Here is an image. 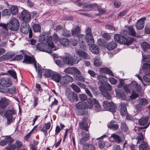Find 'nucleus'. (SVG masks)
Instances as JSON below:
<instances>
[{
    "instance_id": "8",
    "label": "nucleus",
    "mask_w": 150,
    "mask_h": 150,
    "mask_svg": "<svg viewBox=\"0 0 150 150\" xmlns=\"http://www.w3.org/2000/svg\"><path fill=\"white\" fill-rule=\"evenodd\" d=\"M103 105L105 109L112 112H116V106L113 103H111L107 101H104L103 102Z\"/></svg>"
},
{
    "instance_id": "2",
    "label": "nucleus",
    "mask_w": 150,
    "mask_h": 150,
    "mask_svg": "<svg viewBox=\"0 0 150 150\" xmlns=\"http://www.w3.org/2000/svg\"><path fill=\"white\" fill-rule=\"evenodd\" d=\"M37 49L40 51L45 52L48 53H52V50H55L54 47V45L52 42V37L51 36L48 38L47 43L45 42L40 43L37 44Z\"/></svg>"
},
{
    "instance_id": "39",
    "label": "nucleus",
    "mask_w": 150,
    "mask_h": 150,
    "mask_svg": "<svg viewBox=\"0 0 150 150\" xmlns=\"http://www.w3.org/2000/svg\"><path fill=\"white\" fill-rule=\"evenodd\" d=\"M136 139L137 140V144H141L145 142L144 141L143 135L142 133H139L138 134V136L137 137Z\"/></svg>"
},
{
    "instance_id": "3",
    "label": "nucleus",
    "mask_w": 150,
    "mask_h": 150,
    "mask_svg": "<svg viewBox=\"0 0 150 150\" xmlns=\"http://www.w3.org/2000/svg\"><path fill=\"white\" fill-rule=\"evenodd\" d=\"M65 56L63 58L64 62L70 66L78 63L81 60V58L77 54L71 56L69 53H65Z\"/></svg>"
},
{
    "instance_id": "1",
    "label": "nucleus",
    "mask_w": 150,
    "mask_h": 150,
    "mask_svg": "<svg viewBox=\"0 0 150 150\" xmlns=\"http://www.w3.org/2000/svg\"><path fill=\"white\" fill-rule=\"evenodd\" d=\"M0 30L2 35L4 38L8 36L10 33L8 29L12 31H17L19 28V24L18 21L16 18H11L8 23L6 24L3 23H0Z\"/></svg>"
},
{
    "instance_id": "46",
    "label": "nucleus",
    "mask_w": 150,
    "mask_h": 150,
    "mask_svg": "<svg viewBox=\"0 0 150 150\" xmlns=\"http://www.w3.org/2000/svg\"><path fill=\"white\" fill-rule=\"evenodd\" d=\"M45 72L44 74V75L47 78H49L50 76H52V75L53 72L51 70H45Z\"/></svg>"
},
{
    "instance_id": "28",
    "label": "nucleus",
    "mask_w": 150,
    "mask_h": 150,
    "mask_svg": "<svg viewBox=\"0 0 150 150\" xmlns=\"http://www.w3.org/2000/svg\"><path fill=\"white\" fill-rule=\"evenodd\" d=\"M80 32V29L79 27L77 25H75L71 31L72 35L74 36H78Z\"/></svg>"
},
{
    "instance_id": "31",
    "label": "nucleus",
    "mask_w": 150,
    "mask_h": 150,
    "mask_svg": "<svg viewBox=\"0 0 150 150\" xmlns=\"http://www.w3.org/2000/svg\"><path fill=\"white\" fill-rule=\"evenodd\" d=\"M100 72L101 74L106 73L108 74L113 76V73L112 71L108 68H102L100 69Z\"/></svg>"
},
{
    "instance_id": "40",
    "label": "nucleus",
    "mask_w": 150,
    "mask_h": 150,
    "mask_svg": "<svg viewBox=\"0 0 150 150\" xmlns=\"http://www.w3.org/2000/svg\"><path fill=\"white\" fill-rule=\"evenodd\" d=\"M141 46L144 50H147L150 48V45L146 42H142L141 43Z\"/></svg>"
},
{
    "instance_id": "30",
    "label": "nucleus",
    "mask_w": 150,
    "mask_h": 150,
    "mask_svg": "<svg viewBox=\"0 0 150 150\" xmlns=\"http://www.w3.org/2000/svg\"><path fill=\"white\" fill-rule=\"evenodd\" d=\"M139 150H150V147L149 146L147 142H145L141 143L139 146Z\"/></svg>"
},
{
    "instance_id": "35",
    "label": "nucleus",
    "mask_w": 150,
    "mask_h": 150,
    "mask_svg": "<svg viewBox=\"0 0 150 150\" xmlns=\"http://www.w3.org/2000/svg\"><path fill=\"white\" fill-rule=\"evenodd\" d=\"M117 46V43L115 42L112 41L108 43L107 46V49L109 50L114 49Z\"/></svg>"
},
{
    "instance_id": "41",
    "label": "nucleus",
    "mask_w": 150,
    "mask_h": 150,
    "mask_svg": "<svg viewBox=\"0 0 150 150\" xmlns=\"http://www.w3.org/2000/svg\"><path fill=\"white\" fill-rule=\"evenodd\" d=\"M102 94L105 98L107 100L110 99L111 96L110 93L108 92V91H103L102 90L100 91Z\"/></svg>"
},
{
    "instance_id": "55",
    "label": "nucleus",
    "mask_w": 150,
    "mask_h": 150,
    "mask_svg": "<svg viewBox=\"0 0 150 150\" xmlns=\"http://www.w3.org/2000/svg\"><path fill=\"white\" fill-rule=\"evenodd\" d=\"M15 149H18L21 147L22 144L21 142L19 141H17L13 144Z\"/></svg>"
},
{
    "instance_id": "63",
    "label": "nucleus",
    "mask_w": 150,
    "mask_h": 150,
    "mask_svg": "<svg viewBox=\"0 0 150 150\" xmlns=\"http://www.w3.org/2000/svg\"><path fill=\"white\" fill-rule=\"evenodd\" d=\"M86 146L88 150H95V146L92 144H87Z\"/></svg>"
},
{
    "instance_id": "9",
    "label": "nucleus",
    "mask_w": 150,
    "mask_h": 150,
    "mask_svg": "<svg viewBox=\"0 0 150 150\" xmlns=\"http://www.w3.org/2000/svg\"><path fill=\"white\" fill-rule=\"evenodd\" d=\"M65 95L67 98L71 102H74L75 100L76 101H78L77 94L69 89L66 90Z\"/></svg>"
},
{
    "instance_id": "49",
    "label": "nucleus",
    "mask_w": 150,
    "mask_h": 150,
    "mask_svg": "<svg viewBox=\"0 0 150 150\" xmlns=\"http://www.w3.org/2000/svg\"><path fill=\"white\" fill-rule=\"evenodd\" d=\"M6 92L8 94H14L16 92V88L14 87L13 86L11 88H8Z\"/></svg>"
},
{
    "instance_id": "64",
    "label": "nucleus",
    "mask_w": 150,
    "mask_h": 150,
    "mask_svg": "<svg viewBox=\"0 0 150 150\" xmlns=\"http://www.w3.org/2000/svg\"><path fill=\"white\" fill-rule=\"evenodd\" d=\"M127 13V10H124L120 12L118 15V18H120L121 17L125 15Z\"/></svg>"
},
{
    "instance_id": "43",
    "label": "nucleus",
    "mask_w": 150,
    "mask_h": 150,
    "mask_svg": "<svg viewBox=\"0 0 150 150\" xmlns=\"http://www.w3.org/2000/svg\"><path fill=\"white\" fill-rule=\"evenodd\" d=\"M11 11L13 15H16L18 12V9L17 6H12L11 8Z\"/></svg>"
},
{
    "instance_id": "16",
    "label": "nucleus",
    "mask_w": 150,
    "mask_h": 150,
    "mask_svg": "<svg viewBox=\"0 0 150 150\" xmlns=\"http://www.w3.org/2000/svg\"><path fill=\"white\" fill-rule=\"evenodd\" d=\"M28 23L23 22L21 26V31L24 34L28 33L29 31L31 30V28H30V25Z\"/></svg>"
},
{
    "instance_id": "47",
    "label": "nucleus",
    "mask_w": 150,
    "mask_h": 150,
    "mask_svg": "<svg viewBox=\"0 0 150 150\" xmlns=\"http://www.w3.org/2000/svg\"><path fill=\"white\" fill-rule=\"evenodd\" d=\"M71 87L72 88L74 91L76 93H79L80 92L81 90L80 88L76 85L72 84L71 85Z\"/></svg>"
},
{
    "instance_id": "13",
    "label": "nucleus",
    "mask_w": 150,
    "mask_h": 150,
    "mask_svg": "<svg viewBox=\"0 0 150 150\" xmlns=\"http://www.w3.org/2000/svg\"><path fill=\"white\" fill-rule=\"evenodd\" d=\"M21 18L23 22L29 23L31 20V14L27 11L24 10L21 13Z\"/></svg>"
},
{
    "instance_id": "15",
    "label": "nucleus",
    "mask_w": 150,
    "mask_h": 150,
    "mask_svg": "<svg viewBox=\"0 0 150 150\" xmlns=\"http://www.w3.org/2000/svg\"><path fill=\"white\" fill-rule=\"evenodd\" d=\"M138 105L136 106V108L139 111H141L142 108L148 103L147 99L145 98H139L138 99Z\"/></svg>"
},
{
    "instance_id": "5",
    "label": "nucleus",
    "mask_w": 150,
    "mask_h": 150,
    "mask_svg": "<svg viewBox=\"0 0 150 150\" xmlns=\"http://www.w3.org/2000/svg\"><path fill=\"white\" fill-rule=\"evenodd\" d=\"M140 73H144L146 74L143 78L146 82H150V64L145 63L140 69Z\"/></svg>"
},
{
    "instance_id": "33",
    "label": "nucleus",
    "mask_w": 150,
    "mask_h": 150,
    "mask_svg": "<svg viewBox=\"0 0 150 150\" xmlns=\"http://www.w3.org/2000/svg\"><path fill=\"white\" fill-rule=\"evenodd\" d=\"M106 137V135L103 136L100 138L96 139H97L99 140L98 144V146L100 149H102L105 146V142L104 141L103 139H102L103 137Z\"/></svg>"
},
{
    "instance_id": "44",
    "label": "nucleus",
    "mask_w": 150,
    "mask_h": 150,
    "mask_svg": "<svg viewBox=\"0 0 150 150\" xmlns=\"http://www.w3.org/2000/svg\"><path fill=\"white\" fill-rule=\"evenodd\" d=\"M128 33L129 35L132 36H135L136 35V33L134 30L132 26H130L128 28Z\"/></svg>"
},
{
    "instance_id": "29",
    "label": "nucleus",
    "mask_w": 150,
    "mask_h": 150,
    "mask_svg": "<svg viewBox=\"0 0 150 150\" xmlns=\"http://www.w3.org/2000/svg\"><path fill=\"white\" fill-rule=\"evenodd\" d=\"M61 75L56 72H53L52 75V79L57 83H59L61 78Z\"/></svg>"
},
{
    "instance_id": "7",
    "label": "nucleus",
    "mask_w": 150,
    "mask_h": 150,
    "mask_svg": "<svg viewBox=\"0 0 150 150\" xmlns=\"http://www.w3.org/2000/svg\"><path fill=\"white\" fill-rule=\"evenodd\" d=\"M88 105L85 102H79L76 105V108L78 109L83 110L87 108L91 109L93 108V104L91 99H88Z\"/></svg>"
},
{
    "instance_id": "50",
    "label": "nucleus",
    "mask_w": 150,
    "mask_h": 150,
    "mask_svg": "<svg viewBox=\"0 0 150 150\" xmlns=\"http://www.w3.org/2000/svg\"><path fill=\"white\" fill-rule=\"evenodd\" d=\"M76 80L82 82H84L85 78L81 75H76Z\"/></svg>"
},
{
    "instance_id": "17",
    "label": "nucleus",
    "mask_w": 150,
    "mask_h": 150,
    "mask_svg": "<svg viewBox=\"0 0 150 150\" xmlns=\"http://www.w3.org/2000/svg\"><path fill=\"white\" fill-rule=\"evenodd\" d=\"M146 19L145 17L142 18L137 21L135 24L136 28L139 30H141L144 27V23Z\"/></svg>"
},
{
    "instance_id": "34",
    "label": "nucleus",
    "mask_w": 150,
    "mask_h": 150,
    "mask_svg": "<svg viewBox=\"0 0 150 150\" xmlns=\"http://www.w3.org/2000/svg\"><path fill=\"white\" fill-rule=\"evenodd\" d=\"M86 40L88 45H93L94 40L92 34L86 35Z\"/></svg>"
},
{
    "instance_id": "54",
    "label": "nucleus",
    "mask_w": 150,
    "mask_h": 150,
    "mask_svg": "<svg viewBox=\"0 0 150 150\" xmlns=\"http://www.w3.org/2000/svg\"><path fill=\"white\" fill-rule=\"evenodd\" d=\"M79 98L81 100L85 101L87 100V97L86 94H81L79 95Z\"/></svg>"
},
{
    "instance_id": "24",
    "label": "nucleus",
    "mask_w": 150,
    "mask_h": 150,
    "mask_svg": "<svg viewBox=\"0 0 150 150\" xmlns=\"http://www.w3.org/2000/svg\"><path fill=\"white\" fill-rule=\"evenodd\" d=\"M100 90V91H101V90L104 91H107V90H108L110 91L112 89V87L111 85L106 83V82L104 83L102 86H100L99 87Z\"/></svg>"
},
{
    "instance_id": "4",
    "label": "nucleus",
    "mask_w": 150,
    "mask_h": 150,
    "mask_svg": "<svg viewBox=\"0 0 150 150\" xmlns=\"http://www.w3.org/2000/svg\"><path fill=\"white\" fill-rule=\"evenodd\" d=\"M114 39L118 42L122 44L129 45L132 44L134 40L133 38L127 37V38L121 35L115 34Z\"/></svg>"
},
{
    "instance_id": "26",
    "label": "nucleus",
    "mask_w": 150,
    "mask_h": 150,
    "mask_svg": "<svg viewBox=\"0 0 150 150\" xmlns=\"http://www.w3.org/2000/svg\"><path fill=\"white\" fill-rule=\"evenodd\" d=\"M108 128L113 131L117 130L118 128V125L114 121H111L108 125Z\"/></svg>"
},
{
    "instance_id": "57",
    "label": "nucleus",
    "mask_w": 150,
    "mask_h": 150,
    "mask_svg": "<svg viewBox=\"0 0 150 150\" xmlns=\"http://www.w3.org/2000/svg\"><path fill=\"white\" fill-rule=\"evenodd\" d=\"M79 40L82 43L85 40V36L84 35H80L79 36Z\"/></svg>"
},
{
    "instance_id": "12",
    "label": "nucleus",
    "mask_w": 150,
    "mask_h": 150,
    "mask_svg": "<svg viewBox=\"0 0 150 150\" xmlns=\"http://www.w3.org/2000/svg\"><path fill=\"white\" fill-rule=\"evenodd\" d=\"M149 117H143L139 119L138 120V123L141 126H144L143 127H141L140 128L143 129L147 128L149 126L150 123L148 122Z\"/></svg>"
},
{
    "instance_id": "61",
    "label": "nucleus",
    "mask_w": 150,
    "mask_h": 150,
    "mask_svg": "<svg viewBox=\"0 0 150 150\" xmlns=\"http://www.w3.org/2000/svg\"><path fill=\"white\" fill-rule=\"evenodd\" d=\"M8 72L14 79L17 78L16 74L15 71L12 70H9L8 71Z\"/></svg>"
},
{
    "instance_id": "6",
    "label": "nucleus",
    "mask_w": 150,
    "mask_h": 150,
    "mask_svg": "<svg viewBox=\"0 0 150 150\" xmlns=\"http://www.w3.org/2000/svg\"><path fill=\"white\" fill-rule=\"evenodd\" d=\"M16 113L15 110L13 108L6 110L4 112V115L7 118V125H10L15 119V115Z\"/></svg>"
},
{
    "instance_id": "32",
    "label": "nucleus",
    "mask_w": 150,
    "mask_h": 150,
    "mask_svg": "<svg viewBox=\"0 0 150 150\" xmlns=\"http://www.w3.org/2000/svg\"><path fill=\"white\" fill-rule=\"evenodd\" d=\"M91 45V47H90V49L93 53L97 54L99 53V49L98 46L95 45Z\"/></svg>"
},
{
    "instance_id": "37",
    "label": "nucleus",
    "mask_w": 150,
    "mask_h": 150,
    "mask_svg": "<svg viewBox=\"0 0 150 150\" xmlns=\"http://www.w3.org/2000/svg\"><path fill=\"white\" fill-rule=\"evenodd\" d=\"M117 96L122 99H125L126 98V96L125 93L122 91L119 90L116 92Z\"/></svg>"
},
{
    "instance_id": "22",
    "label": "nucleus",
    "mask_w": 150,
    "mask_h": 150,
    "mask_svg": "<svg viewBox=\"0 0 150 150\" xmlns=\"http://www.w3.org/2000/svg\"><path fill=\"white\" fill-rule=\"evenodd\" d=\"M13 140L10 137H5L3 140L0 142V145L1 146H5L8 143L11 144L13 142Z\"/></svg>"
},
{
    "instance_id": "56",
    "label": "nucleus",
    "mask_w": 150,
    "mask_h": 150,
    "mask_svg": "<svg viewBox=\"0 0 150 150\" xmlns=\"http://www.w3.org/2000/svg\"><path fill=\"white\" fill-rule=\"evenodd\" d=\"M64 77L66 80V81L67 84L69 83H71L73 81V78L71 76L67 75L64 76Z\"/></svg>"
},
{
    "instance_id": "52",
    "label": "nucleus",
    "mask_w": 150,
    "mask_h": 150,
    "mask_svg": "<svg viewBox=\"0 0 150 150\" xmlns=\"http://www.w3.org/2000/svg\"><path fill=\"white\" fill-rule=\"evenodd\" d=\"M94 63L96 66L99 67L101 65L102 62L100 60L99 58L98 57L94 59Z\"/></svg>"
},
{
    "instance_id": "58",
    "label": "nucleus",
    "mask_w": 150,
    "mask_h": 150,
    "mask_svg": "<svg viewBox=\"0 0 150 150\" xmlns=\"http://www.w3.org/2000/svg\"><path fill=\"white\" fill-rule=\"evenodd\" d=\"M2 14L3 16H9L11 15V11L9 9H5L3 11Z\"/></svg>"
},
{
    "instance_id": "59",
    "label": "nucleus",
    "mask_w": 150,
    "mask_h": 150,
    "mask_svg": "<svg viewBox=\"0 0 150 150\" xmlns=\"http://www.w3.org/2000/svg\"><path fill=\"white\" fill-rule=\"evenodd\" d=\"M145 31L147 34L150 33V23L146 24L145 28Z\"/></svg>"
},
{
    "instance_id": "20",
    "label": "nucleus",
    "mask_w": 150,
    "mask_h": 150,
    "mask_svg": "<svg viewBox=\"0 0 150 150\" xmlns=\"http://www.w3.org/2000/svg\"><path fill=\"white\" fill-rule=\"evenodd\" d=\"M0 83L1 85L6 87H10L12 85L11 81L9 79L6 78L1 79Z\"/></svg>"
},
{
    "instance_id": "27",
    "label": "nucleus",
    "mask_w": 150,
    "mask_h": 150,
    "mask_svg": "<svg viewBox=\"0 0 150 150\" xmlns=\"http://www.w3.org/2000/svg\"><path fill=\"white\" fill-rule=\"evenodd\" d=\"M97 79L98 80V83L100 84V86H102L104 83H105L107 81V79L105 76L99 75L97 77Z\"/></svg>"
},
{
    "instance_id": "18",
    "label": "nucleus",
    "mask_w": 150,
    "mask_h": 150,
    "mask_svg": "<svg viewBox=\"0 0 150 150\" xmlns=\"http://www.w3.org/2000/svg\"><path fill=\"white\" fill-rule=\"evenodd\" d=\"M87 120V118H84L83 119L82 121L79 123V127L80 128L82 129H84L86 131H88V124Z\"/></svg>"
},
{
    "instance_id": "38",
    "label": "nucleus",
    "mask_w": 150,
    "mask_h": 150,
    "mask_svg": "<svg viewBox=\"0 0 150 150\" xmlns=\"http://www.w3.org/2000/svg\"><path fill=\"white\" fill-rule=\"evenodd\" d=\"M32 28L35 32L40 33L41 32V27L39 24H34L33 25Z\"/></svg>"
},
{
    "instance_id": "21",
    "label": "nucleus",
    "mask_w": 150,
    "mask_h": 150,
    "mask_svg": "<svg viewBox=\"0 0 150 150\" xmlns=\"http://www.w3.org/2000/svg\"><path fill=\"white\" fill-rule=\"evenodd\" d=\"M127 104L124 103H122L119 105V108L120 109V112L122 116H125L127 114L126 106Z\"/></svg>"
},
{
    "instance_id": "48",
    "label": "nucleus",
    "mask_w": 150,
    "mask_h": 150,
    "mask_svg": "<svg viewBox=\"0 0 150 150\" xmlns=\"http://www.w3.org/2000/svg\"><path fill=\"white\" fill-rule=\"evenodd\" d=\"M131 86V83L129 85H126L124 86V89L126 93L130 92L131 90H132V87Z\"/></svg>"
},
{
    "instance_id": "36",
    "label": "nucleus",
    "mask_w": 150,
    "mask_h": 150,
    "mask_svg": "<svg viewBox=\"0 0 150 150\" xmlns=\"http://www.w3.org/2000/svg\"><path fill=\"white\" fill-rule=\"evenodd\" d=\"M79 57H81L84 59H88L90 58V56L85 52L81 51L78 53Z\"/></svg>"
},
{
    "instance_id": "51",
    "label": "nucleus",
    "mask_w": 150,
    "mask_h": 150,
    "mask_svg": "<svg viewBox=\"0 0 150 150\" xmlns=\"http://www.w3.org/2000/svg\"><path fill=\"white\" fill-rule=\"evenodd\" d=\"M111 137L113 138L115 140V141L118 143H119L121 142V139L120 136L116 134H112Z\"/></svg>"
},
{
    "instance_id": "11",
    "label": "nucleus",
    "mask_w": 150,
    "mask_h": 150,
    "mask_svg": "<svg viewBox=\"0 0 150 150\" xmlns=\"http://www.w3.org/2000/svg\"><path fill=\"white\" fill-rule=\"evenodd\" d=\"M10 102L11 101L5 97L1 98L0 100V114L2 113L3 110L10 103Z\"/></svg>"
},
{
    "instance_id": "53",
    "label": "nucleus",
    "mask_w": 150,
    "mask_h": 150,
    "mask_svg": "<svg viewBox=\"0 0 150 150\" xmlns=\"http://www.w3.org/2000/svg\"><path fill=\"white\" fill-rule=\"evenodd\" d=\"M121 128L122 130L125 132H127L128 130V128L125 123L124 122L121 123Z\"/></svg>"
},
{
    "instance_id": "14",
    "label": "nucleus",
    "mask_w": 150,
    "mask_h": 150,
    "mask_svg": "<svg viewBox=\"0 0 150 150\" xmlns=\"http://www.w3.org/2000/svg\"><path fill=\"white\" fill-rule=\"evenodd\" d=\"M36 61L35 59L33 57L30 56L25 55L24 57V59L23 62L27 64H33L34 65L35 68L37 70V64Z\"/></svg>"
},
{
    "instance_id": "19",
    "label": "nucleus",
    "mask_w": 150,
    "mask_h": 150,
    "mask_svg": "<svg viewBox=\"0 0 150 150\" xmlns=\"http://www.w3.org/2000/svg\"><path fill=\"white\" fill-rule=\"evenodd\" d=\"M131 86H132V90L133 91L140 92L141 91L142 87L136 81H132L131 83Z\"/></svg>"
},
{
    "instance_id": "23",
    "label": "nucleus",
    "mask_w": 150,
    "mask_h": 150,
    "mask_svg": "<svg viewBox=\"0 0 150 150\" xmlns=\"http://www.w3.org/2000/svg\"><path fill=\"white\" fill-rule=\"evenodd\" d=\"M50 35V32H47L42 33L39 38V40L40 42H44L47 41L48 38L49 37Z\"/></svg>"
},
{
    "instance_id": "25",
    "label": "nucleus",
    "mask_w": 150,
    "mask_h": 150,
    "mask_svg": "<svg viewBox=\"0 0 150 150\" xmlns=\"http://www.w3.org/2000/svg\"><path fill=\"white\" fill-rule=\"evenodd\" d=\"M14 56V55L10 53L7 52L5 54L0 57V62L10 59L13 57Z\"/></svg>"
},
{
    "instance_id": "60",
    "label": "nucleus",
    "mask_w": 150,
    "mask_h": 150,
    "mask_svg": "<svg viewBox=\"0 0 150 150\" xmlns=\"http://www.w3.org/2000/svg\"><path fill=\"white\" fill-rule=\"evenodd\" d=\"M73 67H68L64 71L65 73L72 74L73 72Z\"/></svg>"
},
{
    "instance_id": "10",
    "label": "nucleus",
    "mask_w": 150,
    "mask_h": 150,
    "mask_svg": "<svg viewBox=\"0 0 150 150\" xmlns=\"http://www.w3.org/2000/svg\"><path fill=\"white\" fill-rule=\"evenodd\" d=\"M94 7H96L97 8L99 12V13L100 14H103L105 12V11L104 9L100 8V6L96 4L90 5L86 4L84 6L83 9L84 10L89 11L91 10V9Z\"/></svg>"
},
{
    "instance_id": "62",
    "label": "nucleus",
    "mask_w": 150,
    "mask_h": 150,
    "mask_svg": "<svg viewBox=\"0 0 150 150\" xmlns=\"http://www.w3.org/2000/svg\"><path fill=\"white\" fill-rule=\"evenodd\" d=\"M89 133H87L86 132H82L81 134L82 136V137L85 139L86 140H88L89 139Z\"/></svg>"
},
{
    "instance_id": "45",
    "label": "nucleus",
    "mask_w": 150,
    "mask_h": 150,
    "mask_svg": "<svg viewBox=\"0 0 150 150\" xmlns=\"http://www.w3.org/2000/svg\"><path fill=\"white\" fill-rule=\"evenodd\" d=\"M62 31L60 34L64 37H68L71 35L70 33L65 29L62 30Z\"/></svg>"
},
{
    "instance_id": "42",
    "label": "nucleus",
    "mask_w": 150,
    "mask_h": 150,
    "mask_svg": "<svg viewBox=\"0 0 150 150\" xmlns=\"http://www.w3.org/2000/svg\"><path fill=\"white\" fill-rule=\"evenodd\" d=\"M59 42L63 46H67L69 42V40L66 38L61 39L59 40Z\"/></svg>"
}]
</instances>
